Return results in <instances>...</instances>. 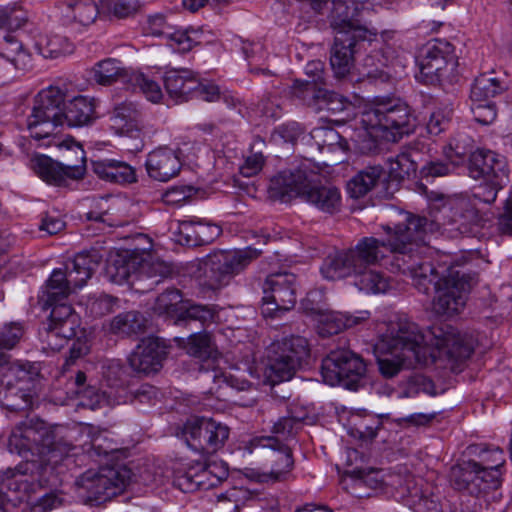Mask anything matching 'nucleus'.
I'll list each match as a JSON object with an SVG mask.
<instances>
[{"mask_svg": "<svg viewBox=\"0 0 512 512\" xmlns=\"http://www.w3.org/2000/svg\"><path fill=\"white\" fill-rule=\"evenodd\" d=\"M473 352L471 338L441 323L423 331L405 316H395L379 336L375 353L380 373L386 378L403 369L426 366L438 358L459 361Z\"/></svg>", "mask_w": 512, "mask_h": 512, "instance_id": "1", "label": "nucleus"}, {"mask_svg": "<svg viewBox=\"0 0 512 512\" xmlns=\"http://www.w3.org/2000/svg\"><path fill=\"white\" fill-rule=\"evenodd\" d=\"M428 219L406 213L404 221L394 228L384 226L386 239L363 237L349 249L330 253L324 259L320 271L325 279L339 280L346 278L351 271H358L374 265L386 266L391 270V262H396L398 255L412 252L414 246L422 241Z\"/></svg>", "mask_w": 512, "mask_h": 512, "instance_id": "2", "label": "nucleus"}, {"mask_svg": "<svg viewBox=\"0 0 512 512\" xmlns=\"http://www.w3.org/2000/svg\"><path fill=\"white\" fill-rule=\"evenodd\" d=\"M102 256L97 250L78 253L66 271L55 269L46 283V302L52 307L48 325L42 334V342L51 351H58L68 340L76 336L80 327V318L74 309L65 303H58L67 298L77 288L83 287L99 266Z\"/></svg>", "mask_w": 512, "mask_h": 512, "instance_id": "3", "label": "nucleus"}, {"mask_svg": "<svg viewBox=\"0 0 512 512\" xmlns=\"http://www.w3.org/2000/svg\"><path fill=\"white\" fill-rule=\"evenodd\" d=\"M317 174L303 163L294 170L278 173L270 181V191L274 196L286 201L300 197L325 213H335L341 206V194L338 188L331 185H315Z\"/></svg>", "mask_w": 512, "mask_h": 512, "instance_id": "4", "label": "nucleus"}, {"mask_svg": "<svg viewBox=\"0 0 512 512\" xmlns=\"http://www.w3.org/2000/svg\"><path fill=\"white\" fill-rule=\"evenodd\" d=\"M362 122L386 133L388 140L397 141L414 132L417 118L407 103L400 99H378L362 114Z\"/></svg>", "mask_w": 512, "mask_h": 512, "instance_id": "5", "label": "nucleus"}, {"mask_svg": "<svg viewBox=\"0 0 512 512\" xmlns=\"http://www.w3.org/2000/svg\"><path fill=\"white\" fill-rule=\"evenodd\" d=\"M8 447L19 455L37 454L41 459L52 462L57 453L68 454L73 447L70 444L56 442L53 432L42 421L24 422L12 431ZM50 465V463H48Z\"/></svg>", "mask_w": 512, "mask_h": 512, "instance_id": "6", "label": "nucleus"}, {"mask_svg": "<svg viewBox=\"0 0 512 512\" xmlns=\"http://www.w3.org/2000/svg\"><path fill=\"white\" fill-rule=\"evenodd\" d=\"M66 98V89L58 86H49L38 92L32 111L27 117V129L32 138H51L48 143L54 142L58 128L62 127L63 103Z\"/></svg>", "mask_w": 512, "mask_h": 512, "instance_id": "7", "label": "nucleus"}, {"mask_svg": "<svg viewBox=\"0 0 512 512\" xmlns=\"http://www.w3.org/2000/svg\"><path fill=\"white\" fill-rule=\"evenodd\" d=\"M309 357L310 344L303 336L291 335L275 341L267 350L265 377L271 385L290 380Z\"/></svg>", "mask_w": 512, "mask_h": 512, "instance_id": "8", "label": "nucleus"}, {"mask_svg": "<svg viewBox=\"0 0 512 512\" xmlns=\"http://www.w3.org/2000/svg\"><path fill=\"white\" fill-rule=\"evenodd\" d=\"M52 467L48 463L27 460L15 468L0 472V490L6 489L15 502L29 501L38 487L49 482L48 472Z\"/></svg>", "mask_w": 512, "mask_h": 512, "instance_id": "9", "label": "nucleus"}, {"mask_svg": "<svg viewBox=\"0 0 512 512\" xmlns=\"http://www.w3.org/2000/svg\"><path fill=\"white\" fill-rule=\"evenodd\" d=\"M446 272L435 282L432 309L437 315L452 317L463 311L475 280L468 274L455 271L453 267Z\"/></svg>", "mask_w": 512, "mask_h": 512, "instance_id": "10", "label": "nucleus"}, {"mask_svg": "<svg viewBox=\"0 0 512 512\" xmlns=\"http://www.w3.org/2000/svg\"><path fill=\"white\" fill-rule=\"evenodd\" d=\"M420 73L428 84H440L456 71L458 66L454 46L445 39L428 41L417 56Z\"/></svg>", "mask_w": 512, "mask_h": 512, "instance_id": "11", "label": "nucleus"}, {"mask_svg": "<svg viewBox=\"0 0 512 512\" xmlns=\"http://www.w3.org/2000/svg\"><path fill=\"white\" fill-rule=\"evenodd\" d=\"M130 480L131 471L124 466L102 467L97 471L84 472L76 480V485L89 501L100 504L122 493Z\"/></svg>", "mask_w": 512, "mask_h": 512, "instance_id": "12", "label": "nucleus"}, {"mask_svg": "<svg viewBox=\"0 0 512 512\" xmlns=\"http://www.w3.org/2000/svg\"><path fill=\"white\" fill-rule=\"evenodd\" d=\"M261 254V250L251 246L214 253L205 263V273L210 286L218 288L226 285L233 276L245 270Z\"/></svg>", "mask_w": 512, "mask_h": 512, "instance_id": "13", "label": "nucleus"}, {"mask_svg": "<svg viewBox=\"0 0 512 512\" xmlns=\"http://www.w3.org/2000/svg\"><path fill=\"white\" fill-rule=\"evenodd\" d=\"M364 361L350 350L331 351L322 361L321 375L323 381L331 386L343 385L356 389L358 381L364 376Z\"/></svg>", "mask_w": 512, "mask_h": 512, "instance_id": "14", "label": "nucleus"}, {"mask_svg": "<svg viewBox=\"0 0 512 512\" xmlns=\"http://www.w3.org/2000/svg\"><path fill=\"white\" fill-rule=\"evenodd\" d=\"M261 312L264 317L277 318L296 303V276L278 272L267 276L263 285Z\"/></svg>", "mask_w": 512, "mask_h": 512, "instance_id": "15", "label": "nucleus"}, {"mask_svg": "<svg viewBox=\"0 0 512 512\" xmlns=\"http://www.w3.org/2000/svg\"><path fill=\"white\" fill-rule=\"evenodd\" d=\"M432 225L433 224L428 221L426 230L422 234V241H419L417 246H414L412 252L402 254L401 257L398 255L396 262H391L392 272L408 274L412 278L415 287L423 293L428 292L431 284L435 286V282L440 278L438 277L437 271L430 263L421 262L418 257L419 249L425 242V234L428 231H432Z\"/></svg>", "mask_w": 512, "mask_h": 512, "instance_id": "16", "label": "nucleus"}, {"mask_svg": "<svg viewBox=\"0 0 512 512\" xmlns=\"http://www.w3.org/2000/svg\"><path fill=\"white\" fill-rule=\"evenodd\" d=\"M154 310L159 315H168L179 320H198L202 323L210 322L214 318L213 310L203 305H188L183 301L179 290H167L159 295L155 301Z\"/></svg>", "mask_w": 512, "mask_h": 512, "instance_id": "17", "label": "nucleus"}, {"mask_svg": "<svg viewBox=\"0 0 512 512\" xmlns=\"http://www.w3.org/2000/svg\"><path fill=\"white\" fill-rule=\"evenodd\" d=\"M334 44L331 48L330 63L338 78L345 77L354 67L356 46L366 38V29H356L354 32L334 30Z\"/></svg>", "mask_w": 512, "mask_h": 512, "instance_id": "18", "label": "nucleus"}, {"mask_svg": "<svg viewBox=\"0 0 512 512\" xmlns=\"http://www.w3.org/2000/svg\"><path fill=\"white\" fill-rule=\"evenodd\" d=\"M167 347L159 338L142 339L128 358L133 371L138 374L150 375L157 373L167 355Z\"/></svg>", "mask_w": 512, "mask_h": 512, "instance_id": "19", "label": "nucleus"}, {"mask_svg": "<svg viewBox=\"0 0 512 512\" xmlns=\"http://www.w3.org/2000/svg\"><path fill=\"white\" fill-rule=\"evenodd\" d=\"M385 43L380 51H374L368 55L363 62L365 71L363 75L372 80H379L385 82L389 79V73L384 68L399 64L404 66L403 51L397 49L396 42H388L393 39L392 33H385L383 35Z\"/></svg>", "mask_w": 512, "mask_h": 512, "instance_id": "20", "label": "nucleus"}, {"mask_svg": "<svg viewBox=\"0 0 512 512\" xmlns=\"http://www.w3.org/2000/svg\"><path fill=\"white\" fill-rule=\"evenodd\" d=\"M252 448H269L268 461L270 471L265 477L272 481H282L287 478L293 468L291 450L275 437H258L251 441Z\"/></svg>", "mask_w": 512, "mask_h": 512, "instance_id": "21", "label": "nucleus"}, {"mask_svg": "<svg viewBox=\"0 0 512 512\" xmlns=\"http://www.w3.org/2000/svg\"><path fill=\"white\" fill-rule=\"evenodd\" d=\"M81 153V164L79 165H61L54 162L50 157L39 155L31 160V166L34 172L45 182L53 185H64L67 179L77 180L82 178L85 173L84 151Z\"/></svg>", "mask_w": 512, "mask_h": 512, "instance_id": "22", "label": "nucleus"}, {"mask_svg": "<svg viewBox=\"0 0 512 512\" xmlns=\"http://www.w3.org/2000/svg\"><path fill=\"white\" fill-rule=\"evenodd\" d=\"M69 390L79 399V405L96 410L104 406H115L124 403V393L113 395L112 391L100 392L96 387L86 384V375L78 371L68 382Z\"/></svg>", "mask_w": 512, "mask_h": 512, "instance_id": "23", "label": "nucleus"}, {"mask_svg": "<svg viewBox=\"0 0 512 512\" xmlns=\"http://www.w3.org/2000/svg\"><path fill=\"white\" fill-rule=\"evenodd\" d=\"M480 464L476 461H468L463 465L454 466L450 472L451 485L460 491H467L469 494H479L499 487L498 474L492 473L489 480L478 481Z\"/></svg>", "mask_w": 512, "mask_h": 512, "instance_id": "24", "label": "nucleus"}, {"mask_svg": "<svg viewBox=\"0 0 512 512\" xmlns=\"http://www.w3.org/2000/svg\"><path fill=\"white\" fill-rule=\"evenodd\" d=\"M145 165L151 178L167 182L179 174L182 161L178 151L163 147L150 152Z\"/></svg>", "mask_w": 512, "mask_h": 512, "instance_id": "25", "label": "nucleus"}, {"mask_svg": "<svg viewBox=\"0 0 512 512\" xmlns=\"http://www.w3.org/2000/svg\"><path fill=\"white\" fill-rule=\"evenodd\" d=\"M469 175L474 179L506 178L504 161L490 150L478 149L469 158Z\"/></svg>", "mask_w": 512, "mask_h": 512, "instance_id": "26", "label": "nucleus"}, {"mask_svg": "<svg viewBox=\"0 0 512 512\" xmlns=\"http://www.w3.org/2000/svg\"><path fill=\"white\" fill-rule=\"evenodd\" d=\"M95 99L76 95L67 98L63 103L62 126L67 124L69 127H82L90 124L95 119Z\"/></svg>", "mask_w": 512, "mask_h": 512, "instance_id": "27", "label": "nucleus"}, {"mask_svg": "<svg viewBox=\"0 0 512 512\" xmlns=\"http://www.w3.org/2000/svg\"><path fill=\"white\" fill-rule=\"evenodd\" d=\"M141 113L137 106L132 102H123L118 104L113 111L111 120L113 125L121 133H126L134 141V150H141L144 146L141 132L137 127Z\"/></svg>", "mask_w": 512, "mask_h": 512, "instance_id": "28", "label": "nucleus"}, {"mask_svg": "<svg viewBox=\"0 0 512 512\" xmlns=\"http://www.w3.org/2000/svg\"><path fill=\"white\" fill-rule=\"evenodd\" d=\"M166 92L176 103L191 99L196 87V76L189 69H169L163 76Z\"/></svg>", "mask_w": 512, "mask_h": 512, "instance_id": "29", "label": "nucleus"}, {"mask_svg": "<svg viewBox=\"0 0 512 512\" xmlns=\"http://www.w3.org/2000/svg\"><path fill=\"white\" fill-rule=\"evenodd\" d=\"M139 257L129 250L112 253L107 261L106 275L115 284H122L131 277L137 279Z\"/></svg>", "mask_w": 512, "mask_h": 512, "instance_id": "30", "label": "nucleus"}, {"mask_svg": "<svg viewBox=\"0 0 512 512\" xmlns=\"http://www.w3.org/2000/svg\"><path fill=\"white\" fill-rule=\"evenodd\" d=\"M93 172L102 180L126 184L137 180L135 169L128 163L115 159H100L92 161Z\"/></svg>", "mask_w": 512, "mask_h": 512, "instance_id": "31", "label": "nucleus"}, {"mask_svg": "<svg viewBox=\"0 0 512 512\" xmlns=\"http://www.w3.org/2000/svg\"><path fill=\"white\" fill-rule=\"evenodd\" d=\"M367 0H332L333 30L354 32L356 29H364L357 23L355 17L359 14Z\"/></svg>", "mask_w": 512, "mask_h": 512, "instance_id": "32", "label": "nucleus"}, {"mask_svg": "<svg viewBox=\"0 0 512 512\" xmlns=\"http://www.w3.org/2000/svg\"><path fill=\"white\" fill-rule=\"evenodd\" d=\"M175 341L185 348L190 356L201 361H214L221 356L214 337L208 332L191 334L186 341L182 338H175Z\"/></svg>", "mask_w": 512, "mask_h": 512, "instance_id": "33", "label": "nucleus"}, {"mask_svg": "<svg viewBox=\"0 0 512 512\" xmlns=\"http://www.w3.org/2000/svg\"><path fill=\"white\" fill-rule=\"evenodd\" d=\"M449 204L453 212L450 219V224L455 226L453 229L463 235L474 233L480 219L470 201L461 197L451 200Z\"/></svg>", "mask_w": 512, "mask_h": 512, "instance_id": "34", "label": "nucleus"}, {"mask_svg": "<svg viewBox=\"0 0 512 512\" xmlns=\"http://www.w3.org/2000/svg\"><path fill=\"white\" fill-rule=\"evenodd\" d=\"M62 13L68 21L88 26L101 15V4L93 0H67L62 5Z\"/></svg>", "mask_w": 512, "mask_h": 512, "instance_id": "35", "label": "nucleus"}, {"mask_svg": "<svg viewBox=\"0 0 512 512\" xmlns=\"http://www.w3.org/2000/svg\"><path fill=\"white\" fill-rule=\"evenodd\" d=\"M131 72L116 59L108 58L97 62L92 68L93 80L102 86H110L115 82H129Z\"/></svg>", "mask_w": 512, "mask_h": 512, "instance_id": "36", "label": "nucleus"}, {"mask_svg": "<svg viewBox=\"0 0 512 512\" xmlns=\"http://www.w3.org/2000/svg\"><path fill=\"white\" fill-rule=\"evenodd\" d=\"M0 55L16 69L27 71L32 68V56L13 34H6L0 41Z\"/></svg>", "mask_w": 512, "mask_h": 512, "instance_id": "37", "label": "nucleus"}, {"mask_svg": "<svg viewBox=\"0 0 512 512\" xmlns=\"http://www.w3.org/2000/svg\"><path fill=\"white\" fill-rule=\"evenodd\" d=\"M506 88L505 81L498 77L494 71L479 75L471 88V101H492Z\"/></svg>", "mask_w": 512, "mask_h": 512, "instance_id": "38", "label": "nucleus"}, {"mask_svg": "<svg viewBox=\"0 0 512 512\" xmlns=\"http://www.w3.org/2000/svg\"><path fill=\"white\" fill-rule=\"evenodd\" d=\"M384 175L381 165L367 166L359 171L347 183V190L351 197L360 198L370 192Z\"/></svg>", "mask_w": 512, "mask_h": 512, "instance_id": "39", "label": "nucleus"}, {"mask_svg": "<svg viewBox=\"0 0 512 512\" xmlns=\"http://www.w3.org/2000/svg\"><path fill=\"white\" fill-rule=\"evenodd\" d=\"M206 472L200 474L198 470V461L188 464H179V467L174 469L173 484L184 493H192L198 489L203 488L205 484Z\"/></svg>", "mask_w": 512, "mask_h": 512, "instance_id": "40", "label": "nucleus"}, {"mask_svg": "<svg viewBox=\"0 0 512 512\" xmlns=\"http://www.w3.org/2000/svg\"><path fill=\"white\" fill-rule=\"evenodd\" d=\"M346 277H353L354 285L367 294L385 293L389 288L388 279L382 273L369 267L351 271Z\"/></svg>", "mask_w": 512, "mask_h": 512, "instance_id": "41", "label": "nucleus"}, {"mask_svg": "<svg viewBox=\"0 0 512 512\" xmlns=\"http://www.w3.org/2000/svg\"><path fill=\"white\" fill-rule=\"evenodd\" d=\"M306 75L310 78L306 81L296 80L293 85V93L307 101L309 96H314L319 84L324 82V64L321 61H311L305 67Z\"/></svg>", "mask_w": 512, "mask_h": 512, "instance_id": "42", "label": "nucleus"}, {"mask_svg": "<svg viewBox=\"0 0 512 512\" xmlns=\"http://www.w3.org/2000/svg\"><path fill=\"white\" fill-rule=\"evenodd\" d=\"M0 367V389L12 388V386L15 385L31 384L35 375V373L31 371L32 366L30 364L10 362L9 356H7V362L0 365Z\"/></svg>", "mask_w": 512, "mask_h": 512, "instance_id": "43", "label": "nucleus"}, {"mask_svg": "<svg viewBox=\"0 0 512 512\" xmlns=\"http://www.w3.org/2000/svg\"><path fill=\"white\" fill-rule=\"evenodd\" d=\"M206 431H208V418L194 417L184 424L182 436L191 449L206 454L208 436Z\"/></svg>", "mask_w": 512, "mask_h": 512, "instance_id": "44", "label": "nucleus"}, {"mask_svg": "<svg viewBox=\"0 0 512 512\" xmlns=\"http://www.w3.org/2000/svg\"><path fill=\"white\" fill-rule=\"evenodd\" d=\"M309 137L313 141L311 146H315L321 153L348 149L347 141L335 129L330 127H316L311 131Z\"/></svg>", "mask_w": 512, "mask_h": 512, "instance_id": "45", "label": "nucleus"}, {"mask_svg": "<svg viewBox=\"0 0 512 512\" xmlns=\"http://www.w3.org/2000/svg\"><path fill=\"white\" fill-rule=\"evenodd\" d=\"M146 318L138 311H128L115 316L109 325L113 334L130 336L143 332L146 326Z\"/></svg>", "mask_w": 512, "mask_h": 512, "instance_id": "46", "label": "nucleus"}, {"mask_svg": "<svg viewBox=\"0 0 512 512\" xmlns=\"http://www.w3.org/2000/svg\"><path fill=\"white\" fill-rule=\"evenodd\" d=\"M31 384L15 385L12 388L0 389L2 404L9 410L22 411L32 406L33 392Z\"/></svg>", "mask_w": 512, "mask_h": 512, "instance_id": "47", "label": "nucleus"}, {"mask_svg": "<svg viewBox=\"0 0 512 512\" xmlns=\"http://www.w3.org/2000/svg\"><path fill=\"white\" fill-rule=\"evenodd\" d=\"M103 378L107 383V391H112L113 395L124 393V403L127 399V373L120 360H107L102 366Z\"/></svg>", "mask_w": 512, "mask_h": 512, "instance_id": "48", "label": "nucleus"}, {"mask_svg": "<svg viewBox=\"0 0 512 512\" xmlns=\"http://www.w3.org/2000/svg\"><path fill=\"white\" fill-rule=\"evenodd\" d=\"M317 332L322 337H329L345 330L342 312L332 310H314L311 313Z\"/></svg>", "mask_w": 512, "mask_h": 512, "instance_id": "49", "label": "nucleus"}, {"mask_svg": "<svg viewBox=\"0 0 512 512\" xmlns=\"http://www.w3.org/2000/svg\"><path fill=\"white\" fill-rule=\"evenodd\" d=\"M37 48L44 58L49 59H56L71 54L74 50V46L68 38L57 34L41 38L37 43Z\"/></svg>", "mask_w": 512, "mask_h": 512, "instance_id": "50", "label": "nucleus"}, {"mask_svg": "<svg viewBox=\"0 0 512 512\" xmlns=\"http://www.w3.org/2000/svg\"><path fill=\"white\" fill-rule=\"evenodd\" d=\"M139 7V0H101V15L127 18L134 15Z\"/></svg>", "mask_w": 512, "mask_h": 512, "instance_id": "51", "label": "nucleus"}, {"mask_svg": "<svg viewBox=\"0 0 512 512\" xmlns=\"http://www.w3.org/2000/svg\"><path fill=\"white\" fill-rule=\"evenodd\" d=\"M80 436L83 439V448L87 453L94 452L96 455H107L109 450H112L110 447H104L103 441H105V437H103V432L98 428L90 424H86L82 426L80 430Z\"/></svg>", "mask_w": 512, "mask_h": 512, "instance_id": "52", "label": "nucleus"}, {"mask_svg": "<svg viewBox=\"0 0 512 512\" xmlns=\"http://www.w3.org/2000/svg\"><path fill=\"white\" fill-rule=\"evenodd\" d=\"M312 98L320 103V109H326L332 114L343 113L352 107V104L343 96L323 88H319Z\"/></svg>", "mask_w": 512, "mask_h": 512, "instance_id": "53", "label": "nucleus"}, {"mask_svg": "<svg viewBox=\"0 0 512 512\" xmlns=\"http://www.w3.org/2000/svg\"><path fill=\"white\" fill-rule=\"evenodd\" d=\"M171 272V265L162 260H139L137 280H143L144 278L154 279L151 283V286H153L158 284L161 279L168 277Z\"/></svg>", "mask_w": 512, "mask_h": 512, "instance_id": "54", "label": "nucleus"}, {"mask_svg": "<svg viewBox=\"0 0 512 512\" xmlns=\"http://www.w3.org/2000/svg\"><path fill=\"white\" fill-rule=\"evenodd\" d=\"M129 84L138 87L146 99L152 103H160L163 99L160 85L143 73L131 72Z\"/></svg>", "mask_w": 512, "mask_h": 512, "instance_id": "55", "label": "nucleus"}, {"mask_svg": "<svg viewBox=\"0 0 512 512\" xmlns=\"http://www.w3.org/2000/svg\"><path fill=\"white\" fill-rule=\"evenodd\" d=\"M206 454H213L221 449L229 437V428L227 425L208 418V431Z\"/></svg>", "mask_w": 512, "mask_h": 512, "instance_id": "56", "label": "nucleus"}, {"mask_svg": "<svg viewBox=\"0 0 512 512\" xmlns=\"http://www.w3.org/2000/svg\"><path fill=\"white\" fill-rule=\"evenodd\" d=\"M416 163L408 153H400L389 159V176L393 180L409 178L416 172Z\"/></svg>", "mask_w": 512, "mask_h": 512, "instance_id": "57", "label": "nucleus"}, {"mask_svg": "<svg viewBox=\"0 0 512 512\" xmlns=\"http://www.w3.org/2000/svg\"><path fill=\"white\" fill-rule=\"evenodd\" d=\"M480 471L483 474H489L492 478V473L498 474L499 485L501 484L499 467L504 463L503 451L499 448H493L490 450L483 451L480 455Z\"/></svg>", "mask_w": 512, "mask_h": 512, "instance_id": "58", "label": "nucleus"}, {"mask_svg": "<svg viewBox=\"0 0 512 512\" xmlns=\"http://www.w3.org/2000/svg\"><path fill=\"white\" fill-rule=\"evenodd\" d=\"M116 302V298L100 294L90 297L87 301L86 308L92 317L98 318L111 313L114 310Z\"/></svg>", "mask_w": 512, "mask_h": 512, "instance_id": "59", "label": "nucleus"}, {"mask_svg": "<svg viewBox=\"0 0 512 512\" xmlns=\"http://www.w3.org/2000/svg\"><path fill=\"white\" fill-rule=\"evenodd\" d=\"M363 128L352 137V141L362 152H369L376 148L380 129H373L361 121Z\"/></svg>", "mask_w": 512, "mask_h": 512, "instance_id": "60", "label": "nucleus"}, {"mask_svg": "<svg viewBox=\"0 0 512 512\" xmlns=\"http://www.w3.org/2000/svg\"><path fill=\"white\" fill-rule=\"evenodd\" d=\"M198 470L200 474L206 472L208 475L205 476V484L202 485L203 489H208L216 486L228 475V469L224 464L217 463H205L198 461Z\"/></svg>", "mask_w": 512, "mask_h": 512, "instance_id": "61", "label": "nucleus"}, {"mask_svg": "<svg viewBox=\"0 0 512 512\" xmlns=\"http://www.w3.org/2000/svg\"><path fill=\"white\" fill-rule=\"evenodd\" d=\"M197 218L180 220L177 222V229L174 234L176 241L183 245L197 246Z\"/></svg>", "mask_w": 512, "mask_h": 512, "instance_id": "62", "label": "nucleus"}, {"mask_svg": "<svg viewBox=\"0 0 512 512\" xmlns=\"http://www.w3.org/2000/svg\"><path fill=\"white\" fill-rule=\"evenodd\" d=\"M456 168L455 162H444L440 160L430 161L423 165L420 169L422 179L429 180L437 177H444L454 172Z\"/></svg>", "mask_w": 512, "mask_h": 512, "instance_id": "63", "label": "nucleus"}, {"mask_svg": "<svg viewBox=\"0 0 512 512\" xmlns=\"http://www.w3.org/2000/svg\"><path fill=\"white\" fill-rule=\"evenodd\" d=\"M504 178L484 180L473 194V197L483 203L491 204L496 200L498 191L502 188Z\"/></svg>", "mask_w": 512, "mask_h": 512, "instance_id": "64", "label": "nucleus"}]
</instances>
